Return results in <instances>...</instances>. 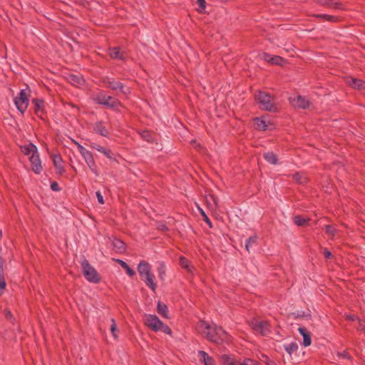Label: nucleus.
Instances as JSON below:
<instances>
[{
  "instance_id": "1",
  "label": "nucleus",
  "mask_w": 365,
  "mask_h": 365,
  "mask_svg": "<svg viewBox=\"0 0 365 365\" xmlns=\"http://www.w3.org/2000/svg\"><path fill=\"white\" fill-rule=\"evenodd\" d=\"M198 330L208 341L217 344L227 340V334L221 327L210 325L205 321H200L197 324Z\"/></svg>"
},
{
  "instance_id": "2",
  "label": "nucleus",
  "mask_w": 365,
  "mask_h": 365,
  "mask_svg": "<svg viewBox=\"0 0 365 365\" xmlns=\"http://www.w3.org/2000/svg\"><path fill=\"white\" fill-rule=\"evenodd\" d=\"M255 98L260 109L274 113L277 111L274 96L265 91H258L255 94Z\"/></svg>"
},
{
  "instance_id": "3",
  "label": "nucleus",
  "mask_w": 365,
  "mask_h": 365,
  "mask_svg": "<svg viewBox=\"0 0 365 365\" xmlns=\"http://www.w3.org/2000/svg\"><path fill=\"white\" fill-rule=\"evenodd\" d=\"M82 273L86 279L89 282L97 284L101 281V277L97 270L91 266L86 259H83L81 262Z\"/></svg>"
},
{
  "instance_id": "4",
  "label": "nucleus",
  "mask_w": 365,
  "mask_h": 365,
  "mask_svg": "<svg viewBox=\"0 0 365 365\" xmlns=\"http://www.w3.org/2000/svg\"><path fill=\"white\" fill-rule=\"evenodd\" d=\"M31 95V90L29 87L27 86L26 88L21 89L18 96L14 98V104L17 108V110L21 113H24L26 110L29 104V96Z\"/></svg>"
},
{
  "instance_id": "5",
  "label": "nucleus",
  "mask_w": 365,
  "mask_h": 365,
  "mask_svg": "<svg viewBox=\"0 0 365 365\" xmlns=\"http://www.w3.org/2000/svg\"><path fill=\"white\" fill-rule=\"evenodd\" d=\"M93 100L97 104L104 106L108 108L115 109L120 106V102L118 99L111 96H108L103 91L97 93Z\"/></svg>"
},
{
  "instance_id": "6",
  "label": "nucleus",
  "mask_w": 365,
  "mask_h": 365,
  "mask_svg": "<svg viewBox=\"0 0 365 365\" xmlns=\"http://www.w3.org/2000/svg\"><path fill=\"white\" fill-rule=\"evenodd\" d=\"M106 87L114 91H120L122 94L128 96L131 93L130 88L125 86L123 83L113 79H108L104 81Z\"/></svg>"
},
{
  "instance_id": "7",
  "label": "nucleus",
  "mask_w": 365,
  "mask_h": 365,
  "mask_svg": "<svg viewBox=\"0 0 365 365\" xmlns=\"http://www.w3.org/2000/svg\"><path fill=\"white\" fill-rule=\"evenodd\" d=\"M162 321L155 314H145L144 317L145 324L153 331H159V325Z\"/></svg>"
},
{
  "instance_id": "8",
  "label": "nucleus",
  "mask_w": 365,
  "mask_h": 365,
  "mask_svg": "<svg viewBox=\"0 0 365 365\" xmlns=\"http://www.w3.org/2000/svg\"><path fill=\"white\" fill-rule=\"evenodd\" d=\"M250 326L255 333L266 336L269 332V324L266 321L252 322Z\"/></svg>"
},
{
  "instance_id": "9",
  "label": "nucleus",
  "mask_w": 365,
  "mask_h": 365,
  "mask_svg": "<svg viewBox=\"0 0 365 365\" xmlns=\"http://www.w3.org/2000/svg\"><path fill=\"white\" fill-rule=\"evenodd\" d=\"M290 102L294 107H297L302 109H306L310 105L309 101L302 96H297L295 98H291Z\"/></svg>"
},
{
  "instance_id": "10",
  "label": "nucleus",
  "mask_w": 365,
  "mask_h": 365,
  "mask_svg": "<svg viewBox=\"0 0 365 365\" xmlns=\"http://www.w3.org/2000/svg\"><path fill=\"white\" fill-rule=\"evenodd\" d=\"M313 1L320 6L339 10L343 9L342 4L337 0H313Z\"/></svg>"
},
{
  "instance_id": "11",
  "label": "nucleus",
  "mask_w": 365,
  "mask_h": 365,
  "mask_svg": "<svg viewBox=\"0 0 365 365\" xmlns=\"http://www.w3.org/2000/svg\"><path fill=\"white\" fill-rule=\"evenodd\" d=\"M29 160L31 164V169L36 174H40L43 170L41 166V162L39 158V155L36 154L31 155Z\"/></svg>"
},
{
  "instance_id": "12",
  "label": "nucleus",
  "mask_w": 365,
  "mask_h": 365,
  "mask_svg": "<svg viewBox=\"0 0 365 365\" xmlns=\"http://www.w3.org/2000/svg\"><path fill=\"white\" fill-rule=\"evenodd\" d=\"M32 103L34 105L35 113L43 119L42 115L45 113L46 102L42 98H34L32 99Z\"/></svg>"
},
{
  "instance_id": "13",
  "label": "nucleus",
  "mask_w": 365,
  "mask_h": 365,
  "mask_svg": "<svg viewBox=\"0 0 365 365\" xmlns=\"http://www.w3.org/2000/svg\"><path fill=\"white\" fill-rule=\"evenodd\" d=\"M81 155L83 158L88 166L89 167L90 170L96 175H98L97 171L96 170L95 160L91 152L87 150L85 153L81 154Z\"/></svg>"
},
{
  "instance_id": "14",
  "label": "nucleus",
  "mask_w": 365,
  "mask_h": 365,
  "mask_svg": "<svg viewBox=\"0 0 365 365\" xmlns=\"http://www.w3.org/2000/svg\"><path fill=\"white\" fill-rule=\"evenodd\" d=\"M138 272L140 276L144 277L151 274V266L145 260H141L138 266Z\"/></svg>"
},
{
  "instance_id": "15",
  "label": "nucleus",
  "mask_w": 365,
  "mask_h": 365,
  "mask_svg": "<svg viewBox=\"0 0 365 365\" xmlns=\"http://www.w3.org/2000/svg\"><path fill=\"white\" fill-rule=\"evenodd\" d=\"M53 162L57 173L60 175L63 174L65 171L63 165V159L60 155H53Z\"/></svg>"
},
{
  "instance_id": "16",
  "label": "nucleus",
  "mask_w": 365,
  "mask_h": 365,
  "mask_svg": "<svg viewBox=\"0 0 365 365\" xmlns=\"http://www.w3.org/2000/svg\"><path fill=\"white\" fill-rule=\"evenodd\" d=\"M109 56L112 59H119L121 61H125V56L124 53L120 52L119 47L109 48Z\"/></svg>"
},
{
  "instance_id": "17",
  "label": "nucleus",
  "mask_w": 365,
  "mask_h": 365,
  "mask_svg": "<svg viewBox=\"0 0 365 365\" xmlns=\"http://www.w3.org/2000/svg\"><path fill=\"white\" fill-rule=\"evenodd\" d=\"M348 84L356 89L365 90V81L355 78H351L347 81Z\"/></svg>"
},
{
  "instance_id": "18",
  "label": "nucleus",
  "mask_w": 365,
  "mask_h": 365,
  "mask_svg": "<svg viewBox=\"0 0 365 365\" xmlns=\"http://www.w3.org/2000/svg\"><path fill=\"white\" fill-rule=\"evenodd\" d=\"M299 332L303 337V342L302 344L304 346H309L312 344V339L310 333L307 330V329L304 327H299L298 329Z\"/></svg>"
},
{
  "instance_id": "19",
  "label": "nucleus",
  "mask_w": 365,
  "mask_h": 365,
  "mask_svg": "<svg viewBox=\"0 0 365 365\" xmlns=\"http://www.w3.org/2000/svg\"><path fill=\"white\" fill-rule=\"evenodd\" d=\"M93 130L101 135L103 137H108V129L104 126L103 123L102 121H98L96 123Z\"/></svg>"
},
{
  "instance_id": "20",
  "label": "nucleus",
  "mask_w": 365,
  "mask_h": 365,
  "mask_svg": "<svg viewBox=\"0 0 365 365\" xmlns=\"http://www.w3.org/2000/svg\"><path fill=\"white\" fill-rule=\"evenodd\" d=\"M145 284L153 292H155L157 284L154 282L155 276L153 273L141 277Z\"/></svg>"
},
{
  "instance_id": "21",
  "label": "nucleus",
  "mask_w": 365,
  "mask_h": 365,
  "mask_svg": "<svg viewBox=\"0 0 365 365\" xmlns=\"http://www.w3.org/2000/svg\"><path fill=\"white\" fill-rule=\"evenodd\" d=\"M91 147L93 149H96L98 151L101 152V153H103L104 155H106L108 158L110 159V160H115V158H113L112 156V152L109 149H106L104 147H102L95 143H92L91 144Z\"/></svg>"
},
{
  "instance_id": "22",
  "label": "nucleus",
  "mask_w": 365,
  "mask_h": 365,
  "mask_svg": "<svg viewBox=\"0 0 365 365\" xmlns=\"http://www.w3.org/2000/svg\"><path fill=\"white\" fill-rule=\"evenodd\" d=\"M197 354L201 357L200 360L204 362L205 365H216L215 359L210 356L205 351H198Z\"/></svg>"
},
{
  "instance_id": "23",
  "label": "nucleus",
  "mask_w": 365,
  "mask_h": 365,
  "mask_svg": "<svg viewBox=\"0 0 365 365\" xmlns=\"http://www.w3.org/2000/svg\"><path fill=\"white\" fill-rule=\"evenodd\" d=\"M21 152L26 155H29L30 154L34 155L38 153L37 147L32 143H30L28 145L21 146Z\"/></svg>"
},
{
  "instance_id": "24",
  "label": "nucleus",
  "mask_w": 365,
  "mask_h": 365,
  "mask_svg": "<svg viewBox=\"0 0 365 365\" xmlns=\"http://www.w3.org/2000/svg\"><path fill=\"white\" fill-rule=\"evenodd\" d=\"M221 361L224 365H240L241 361L236 360L232 356L223 354L221 356Z\"/></svg>"
},
{
  "instance_id": "25",
  "label": "nucleus",
  "mask_w": 365,
  "mask_h": 365,
  "mask_svg": "<svg viewBox=\"0 0 365 365\" xmlns=\"http://www.w3.org/2000/svg\"><path fill=\"white\" fill-rule=\"evenodd\" d=\"M157 312L163 317H164L165 319H169L170 318L169 314H168V306L165 304L162 303L160 301L158 302Z\"/></svg>"
},
{
  "instance_id": "26",
  "label": "nucleus",
  "mask_w": 365,
  "mask_h": 365,
  "mask_svg": "<svg viewBox=\"0 0 365 365\" xmlns=\"http://www.w3.org/2000/svg\"><path fill=\"white\" fill-rule=\"evenodd\" d=\"M113 246L116 250V251L119 253H123L126 250L125 244L123 241L120 239H114L113 240Z\"/></svg>"
},
{
  "instance_id": "27",
  "label": "nucleus",
  "mask_w": 365,
  "mask_h": 365,
  "mask_svg": "<svg viewBox=\"0 0 365 365\" xmlns=\"http://www.w3.org/2000/svg\"><path fill=\"white\" fill-rule=\"evenodd\" d=\"M263 156L265 160L272 165H277L278 163L277 155L273 152L264 153Z\"/></svg>"
},
{
  "instance_id": "28",
  "label": "nucleus",
  "mask_w": 365,
  "mask_h": 365,
  "mask_svg": "<svg viewBox=\"0 0 365 365\" xmlns=\"http://www.w3.org/2000/svg\"><path fill=\"white\" fill-rule=\"evenodd\" d=\"M312 16L317 18V19H321L324 21H330V22H337L339 21L338 16H331V15L325 14H314L312 15Z\"/></svg>"
},
{
  "instance_id": "29",
  "label": "nucleus",
  "mask_w": 365,
  "mask_h": 365,
  "mask_svg": "<svg viewBox=\"0 0 365 365\" xmlns=\"http://www.w3.org/2000/svg\"><path fill=\"white\" fill-rule=\"evenodd\" d=\"M115 261L125 270L128 276L133 277L135 274V272L122 259H115Z\"/></svg>"
},
{
  "instance_id": "30",
  "label": "nucleus",
  "mask_w": 365,
  "mask_h": 365,
  "mask_svg": "<svg viewBox=\"0 0 365 365\" xmlns=\"http://www.w3.org/2000/svg\"><path fill=\"white\" fill-rule=\"evenodd\" d=\"M309 218H305L301 215H296L294 217V222L297 226H306L309 222Z\"/></svg>"
},
{
  "instance_id": "31",
  "label": "nucleus",
  "mask_w": 365,
  "mask_h": 365,
  "mask_svg": "<svg viewBox=\"0 0 365 365\" xmlns=\"http://www.w3.org/2000/svg\"><path fill=\"white\" fill-rule=\"evenodd\" d=\"M69 81L72 84L82 85L84 82L83 77L80 75L71 74L69 76Z\"/></svg>"
},
{
  "instance_id": "32",
  "label": "nucleus",
  "mask_w": 365,
  "mask_h": 365,
  "mask_svg": "<svg viewBox=\"0 0 365 365\" xmlns=\"http://www.w3.org/2000/svg\"><path fill=\"white\" fill-rule=\"evenodd\" d=\"M284 350L291 355L293 352L298 349V345L296 342H292L290 344L284 345Z\"/></svg>"
},
{
  "instance_id": "33",
  "label": "nucleus",
  "mask_w": 365,
  "mask_h": 365,
  "mask_svg": "<svg viewBox=\"0 0 365 365\" xmlns=\"http://www.w3.org/2000/svg\"><path fill=\"white\" fill-rule=\"evenodd\" d=\"M255 121L258 129L263 131L267 130V125L266 121L262 118H256Z\"/></svg>"
},
{
  "instance_id": "34",
  "label": "nucleus",
  "mask_w": 365,
  "mask_h": 365,
  "mask_svg": "<svg viewBox=\"0 0 365 365\" xmlns=\"http://www.w3.org/2000/svg\"><path fill=\"white\" fill-rule=\"evenodd\" d=\"M257 240V235L250 236L245 240V249L250 252V249L254 244H256Z\"/></svg>"
},
{
  "instance_id": "35",
  "label": "nucleus",
  "mask_w": 365,
  "mask_h": 365,
  "mask_svg": "<svg viewBox=\"0 0 365 365\" xmlns=\"http://www.w3.org/2000/svg\"><path fill=\"white\" fill-rule=\"evenodd\" d=\"M180 265L188 272H191L192 267L190 266L189 261L185 257H180L179 259Z\"/></svg>"
},
{
  "instance_id": "36",
  "label": "nucleus",
  "mask_w": 365,
  "mask_h": 365,
  "mask_svg": "<svg viewBox=\"0 0 365 365\" xmlns=\"http://www.w3.org/2000/svg\"><path fill=\"white\" fill-rule=\"evenodd\" d=\"M165 265L164 262H160L158 267V277L161 280L164 279V277L165 276Z\"/></svg>"
},
{
  "instance_id": "37",
  "label": "nucleus",
  "mask_w": 365,
  "mask_h": 365,
  "mask_svg": "<svg viewBox=\"0 0 365 365\" xmlns=\"http://www.w3.org/2000/svg\"><path fill=\"white\" fill-rule=\"evenodd\" d=\"M140 135L143 140L148 142H152L153 140L152 133L147 130L140 132Z\"/></svg>"
},
{
  "instance_id": "38",
  "label": "nucleus",
  "mask_w": 365,
  "mask_h": 365,
  "mask_svg": "<svg viewBox=\"0 0 365 365\" xmlns=\"http://www.w3.org/2000/svg\"><path fill=\"white\" fill-rule=\"evenodd\" d=\"M326 233L334 237L336 233V229L331 225H327L324 226Z\"/></svg>"
},
{
  "instance_id": "39",
  "label": "nucleus",
  "mask_w": 365,
  "mask_h": 365,
  "mask_svg": "<svg viewBox=\"0 0 365 365\" xmlns=\"http://www.w3.org/2000/svg\"><path fill=\"white\" fill-rule=\"evenodd\" d=\"M161 325H159V331H162L165 334L171 335L172 331L170 328L165 324H164L163 322H160Z\"/></svg>"
},
{
  "instance_id": "40",
  "label": "nucleus",
  "mask_w": 365,
  "mask_h": 365,
  "mask_svg": "<svg viewBox=\"0 0 365 365\" xmlns=\"http://www.w3.org/2000/svg\"><path fill=\"white\" fill-rule=\"evenodd\" d=\"M269 59V63L273 65H281L283 58L279 56H272Z\"/></svg>"
},
{
  "instance_id": "41",
  "label": "nucleus",
  "mask_w": 365,
  "mask_h": 365,
  "mask_svg": "<svg viewBox=\"0 0 365 365\" xmlns=\"http://www.w3.org/2000/svg\"><path fill=\"white\" fill-rule=\"evenodd\" d=\"M291 315L295 319H300V318H304V317H310L309 314H306L304 313V312H303V311H298L297 312H293V313L291 314Z\"/></svg>"
},
{
  "instance_id": "42",
  "label": "nucleus",
  "mask_w": 365,
  "mask_h": 365,
  "mask_svg": "<svg viewBox=\"0 0 365 365\" xmlns=\"http://www.w3.org/2000/svg\"><path fill=\"white\" fill-rule=\"evenodd\" d=\"M197 3L199 5V9H197L199 13H204L205 10V0H197Z\"/></svg>"
},
{
  "instance_id": "43",
  "label": "nucleus",
  "mask_w": 365,
  "mask_h": 365,
  "mask_svg": "<svg viewBox=\"0 0 365 365\" xmlns=\"http://www.w3.org/2000/svg\"><path fill=\"white\" fill-rule=\"evenodd\" d=\"M111 322H112V324L110 326V331H111L113 336H114V338H117V334H116L117 326H116L115 322L114 319H112Z\"/></svg>"
},
{
  "instance_id": "44",
  "label": "nucleus",
  "mask_w": 365,
  "mask_h": 365,
  "mask_svg": "<svg viewBox=\"0 0 365 365\" xmlns=\"http://www.w3.org/2000/svg\"><path fill=\"white\" fill-rule=\"evenodd\" d=\"M200 210L202 215L203 216L204 221L210 228L212 227V222L210 218L206 215L205 212L202 209Z\"/></svg>"
},
{
  "instance_id": "45",
  "label": "nucleus",
  "mask_w": 365,
  "mask_h": 365,
  "mask_svg": "<svg viewBox=\"0 0 365 365\" xmlns=\"http://www.w3.org/2000/svg\"><path fill=\"white\" fill-rule=\"evenodd\" d=\"M157 229L160 231L166 232L168 231V227L167 225L163 222H158L157 224Z\"/></svg>"
},
{
  "instance_id": "46",
  "label": "nucleus",
  "mask_w": 365,
  "mask_h": 365,
  "mask_svg": "<svg viewBox=\"0 0 365 365\" xmlns=\"http://www.w3.org/2000/svg\"><path fill=\"white\" fill-rule=\"evenodd\" d=\"M51 190L55 192H59L61 190V188L58 185V182L56 181H53L51 183Z\"/></svg>"
},
{
  "instance_id": "47",
  "label": "nucleus",
  "mask_w": 365,
  "mask_h": 365,
  "mask_svg": "<svg viewBox=\"0 0 365 365\" xmlns=\"http://www.w3.org/2000/svg\"><path fill=\"white\" fill-rule=\"evenodd\" d=\"M345 318L349 321H356L359 319L357 315L350 314H346Z\"/></svg>"
},
{
  "instance_id": "48",
  "label": "nucleus",
  "mask_w": 365,
  "mask_h": 365,
  "mask_svg": "<svg viewBox=\"0 0 365 365\" xmlns=\"http://www.w3.org/2000/svg\"><path fill=\"white\" fill-rule=\"evenodd\" d=\"M293 178L299 183H303L302 176L299 173H297L294 174Z\"/></svg>"
},
{
  "instance_id": "49",
  "label": "nucleus",
  "mask_w": 365,
  "mask_h": 365,
  "mask_svg": "<svg viewBox=\"0 0 365 365\" xmlns=\"http://www.w3.org/2000/svg\"><path fill=\"white\" fill-rule=\"evenodd\" d=\"M272 56L267 53H263L262 54V56H261V58L262 60H264V61H267L268 63H269V58H271Z\"/></svg>"
},
{
  "instance_id": "50",
  "label": "nucleus",
  "mask_w": 365,
  "mask_h": 365,
  "mask_svg": "<svg viewBox=\"0 0 365 365\" xmlns=\"http://www.w3.org/2000/svg\"><path fill=\"white\" fill-rule=\"evenodd\" d=\"M96 197L98 198V202L100 204H103L104 203V200H103V197L101 195V192H99V191L96 192Z\"/></svg>"
},
{
  "instance_id": "51",
  "label": "nucleus",
  "mask_w": 365,
  "mask_h": 365,
  "mask_svg": "<svg viewBox=\"0 0 365 365\" xmlns=\"http://www.w3.org/2000/svg\"><path fill=\"white\" fill-rule=\"evenodd\" d=\"M263 357L265 359L264 362L267 365H276L275 362L271 360L267 356H263Z\"/></svg>"
},
{
  "instance_id": "52",
  "label": "nucleus",
  "mask_w": 365,
  "mask_h": 365,
  "mask_svg": "<svg viewBox=\"0 0 365 365\" xmlns=\"http://www.w3.org/2000/svg\"><path fill=\"white\" fill-rule=\"evenodd\" d=\"M359 330L365 331V324L363 321L359 319V326L357 327Z\"/></svg>"
},
{
  "instance_id": "53",
  "label": "nucleus",
  "mask_w": 365,
  "mask_h": 365,
  "mask_svg": "<svg viewBox=\"0 0 365 365\" xmlns=\"http://www.w3.org/2000/svg\"><path fill=\"white\" fill-rule=\"evenodd\" d=\"M6 282L4 279V277H0V289H4L6 287Z\"/></svg>"
},
{
  "instance_id": "54",
  "label": "nucleus",
  "mask_w": 365,
  "mask_h": 365,
  "mask_svg": "<svg viewBox=\"0 0 365 365\" xmlns=\"http://www.w3.org/2000/svg\"><path fill=\"white\" fill-rule=\"evenodd\" d=\"M77 148L78 149V151L79 153L81 154H83V153H85L87 150L82 145H81L80 143L78 144L77 145Z\"/></svg>"
},
{
  "instance_id": "55",
  "label": "nucleus",
  "mask_w": 365,
  "mask_h": 365,
  "mask_svg": "<svg viewBox=\"0 0 365 365\" xmlns=\"http://www.w3.org/2000/svg\"><path fill=\"white\" fill-rule=\"evenodd\" d=\"M77 148L78 149V151L79 153L81 154H83V153H85L87 150L82 145H81L80 143L78 144L77 145Z\"/></svg>"
},
{
  "instance_id": "56",
  "label": "nucleus",
  "mask_w": 365,
  "mask_h": 365,
  "mask_svg": "<svg viewBox=\"0 0 365 365\" xmlns=\"http://www.w3.org/2000/svg\"><path fill=\"white\" fill-rule=\"evenodd\" d=\"M324 255L325 258H327V259H329L332 256L331 252L327 249L324 250Z\"/></svg>"
},
{
  "instance_id": "57",
  "label": "nucleus",
  "mask_w": 365,
  "mask_h": 365,
  "mask_svg": "<svg viewBox=\"0 0 365 365\" xmlns=\"http://www.w3.org/2000/svg\"><path fill=\"white\" fill-rule=\"evenodd\" d=\"M339 356L341 357H343V358H346V359L350 358L349 354L346 351H343V352L339 354Z\"/></svg>"
},
{
  "instance_id": "58",
  "label": "nucleus",
  "mask_w": 365,
  "mask_h": 365,
  "mask_svg": "<svg viewBox=\"0 0 365 365\" xmlns=\"http://www.w3.org/2000/svg\"><path fill=\"white\" fill-rule=\"evenodd\" d=\"M3 270V260L0 258V277H4Z\"/></svg>"
},
{
  "instance_id": "59",
  "label": "nucleus",
  "mask_w": 365,
  "mask_h": 365,
  "mask_svg": "<svg viewBox=\"0 0 365 365\" xmlns=\"http://www.w3.org/2000/svg\"><path fill=\"white\" fill-rule=\"evenodd\" d=\"M11 317V312H10V311H9V310H6V318H9V317Z\"/></svg>"
},
{
  "instance_id": "60",
  "label": "nucleus",
  "mask_w": 365,
  "mask_h": 365,
  "mask_svg": "<svg viewBox=\"0 0 365 365\" xmlns=\"http://www.w3.org/2000/svg\"><path fill=\"white\" fill-rule=\"evenodd\" d=\"M1 237H2V232H1V230H0V239L1 238Z\"/></svg>"
},
{
  "instance_id": "61",
  "label": "nucleus",
  "mask_w": 365,
  "mask_h": 365,
  "mask_svg": "<svg viewBox=\"0 0 365 365\" xmlns=\"http://www.w3.org/2000/svg\"><path fill=\"white\" fill-rule=\"evenodd\" d=\"M74 143L76 144V145H78V144H79L78 142L75 141Z\"/></svg>"
}]
</instances>
